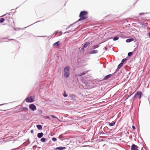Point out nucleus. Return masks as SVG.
<instances>
[{
  "mask_svg": "<svg viewBox=\"0 0 150 150\" xmlns=\"http://www.w3.org/2000/svg\"><path fill=\"white\" fill-rule=\"evenodd\" d=\"M25 100L26 102H32L34 101V100L33 99L32 97H28Z\"/></svg>",
  "mask_w": 150,
  "mask_h": 150,
  "instance_id": "7",
  "label": "nucleus"
},
{
  "mask_svg": "<svg viewBox=\"0 0 150 150\" xmlns=\"http://www.w3.org/2000/svg\"><path fill=\"white\" fill-rule=\"evenodd\" d=\"M66 149L65 147H62L61 146L57 147L56 148V150H62L63 149Z\"/></svg>",
  "mask_w": 150,
  "mask_h": 150,
  "instance_id": "11",
  "label": "nucleus"
},
{
  "mask_svg": "<svg viewBox=\"0 0 150 150\" xmlns=\"http://www.w3.org/2000/svg\"><path fill=\"white\" fill-rule=\"evenodd\" d=\"M30 132L32 133H33V130H31Z\"/></svg>",
  "mask_w": 150,
  "mask_h": 150,
  "instance_id": "34",
  "label": "nucleus"
},
{
  "mask_svg": "<svg viewBox=\"0 0 150 150\" xmlns=\"http://www.w3.org/2000/svg\"><path fill=\"white\" fill-rule=\"evenodd\" d=\"M59 41H57L55 43L53 44V45H56L57 46H58L59 45Z\"/></svg>",
  "mask_w": 150,
  "mask_h": 150,
  "instance_id": "18",
  "label": "nucleus"
},
{
  "mask_svg": "<svg viewBox=\"0 0 150 150\" xmlns=\"http://www.w3.org/2000/svg\"><path fill=\"white\" fill-rule=\"evenodd\" d=\"M51 116L52 117H53L54 118H56V119H58V120L59 121V119L57 117H55V116H54V115H51Z\"/></svg>",
  "mask_w": 150,
  "mask_h": 150,
  "instance_id": "27",
  "label": "nucleus"
},
{
  "mask_svg": "<svg viewBox=\"0 0 150 150\" xmlns=\"http://www.w3.org/2000/svg\"><path fill=\"white\" fill-rule=\"evenodd\" d=\"M86 73V72H84V73H81L80 74H79V76H82L83 75H84Z\"/></svg>",
  "mask_w": 150,
  "mask_h": 150,
  "instance_id": "23",
  "label": "nucleus"
},
{
  "mask_svg": "<svg viewBox=\"0 0 150 150\" xmlns=\"http://www.w3.org/2000/svg\"><path fill=\"white\" fill-rule=\"evenodd\" d=\"M126 60V59H123L121 63H122L123 64V63L125 62Z\"/></svg>",
  "mask_w": 150,
  "mask_h": 150,
  "instance_id": "30",
  "label": "nucleus"
},
{
  "mask_svg": "<svg viewBox=\"0 0 150 150\" xmlns=\"http://www.w3.org/2000/svg\"><path fill=\"white\" fill-rule=\"evenodd\" d=\"M99 46L98 45H96L94 46H93V47L94 48H98L99 47Z\"/></svg>",
  "mask_w": 150,
  "mask_h": 150,
  "instance_id": "26",
  "label": "nucleus"
},
{
  "mask_svg": "<svg viewBox=\"0 0 150 150\" xmlns=\"http://www.w3.org/2000/svg\"><path fill=\"white\" fill-rule=\"evenodd\" d=\"M142 93L141 91H137L133 97V98H137L140 99L141 98L142 96Z\"/></svg>",
  "mask_w": 150,
  "mask_h": 150,
  "instance_id": "4",
  "label": "nucleus"
},
{
  "mask_svg": "<svg viewBox=\"0 0 150 150\" xmlns=\"http://www.w3.org/2000/svg\"><path fill=\"white\" fill-rule=\"evenodd\" d=\"M70 96L71 98V100H73L76 97V96L74 95H70Z\"/></svg>",
  "mask_w": 150,
  "mask_h": 150,
  "instance_id": "15",
  "label": "nucleus"
},
{
  "mask_svg": "<svg viewBox=\"0 0 150 150\" xmlns=\"http://www.w3.org/2000/svg\"><path fill=\"white\" fill-rule=\"evenodd\" d=\"M89 44L90 43L89 42H86L83 45V48H82L81 50H84V48L87 47Z\"/></svg>",
  "mask_w": 150,
  "mask_h": 150,
  "instance_id": "8",
  "label": "nucleus"
},
{
  "mask_svg": "<svg viewBox=\"0 0 150 150\" xmlns=\"http://www.w3.org/2000/svg\"><path fill=\"white\" fill-rule=\"evenodd\" d=\"M4 21V19L1 18L0 19V23H2Z\"/></svg>",
  "mask_w": 150,
  "mask_h": 150,
  "instance_id": "22",
  "label": "nucleus"
},
{
  "mask_svg": "<svg viewBox=\"0 0 150 150\" xmlns=\"http://www.w3.org/2000/svg\"><path fill=\"white\" fill-rule=\"evenodd\" d=\"M21 110L22 111L27 112L28 110V108L26 107H23L21 108Z\"/></svg>",
  "mask_w": 150,
  "mask_h": 150,
  "instance_id": "9",
  "label": "nucleus"
},
{
  "mask_svg": "<svg viewBox=\"0 0 150 150\" xmlns=\"http://www.w3.org/2000/svg\"><path fill=\"white\" fill-rule=\"evenodd\" d=\"M149 37L150 38V32L149 33Z\"/></svg>",
  "mask_w": 150,
  "mask_h": 150,
  "instance_id": "37",
  "label": "nucleus"
},
{
  "mask_svg": "<svg viewBox=\"0 0 150 150\" xmlns=\"http://www.w3.org/2000/svg\"><path fill=\"white\" fill-rule=\"evenodd\" d=\"M123 64L122 63H120L118 66L117 68L119 69L121 67H122L123 65Z\"/></svg>",
  "mask_w": 150,
  "mask_h": 150,
  "instance_id": "17",
  "label": "nucleus"
},
{
  "mask_svg": "<svg viewBox=\"0 0 150 150\" xmlns=\"http://www.w3.org/2000/svg\"><path fill=\"white\" fill-rule=\"evenodd\" d=\"M132 95V94H131V95H130L129 96H128V97L127 98V99L130 96H131Z\"/></svg>",
  "mask_w": 150,
  "mask_h": 150,
  "instance_id": "35",
  "label": "nucleus"
},
{
  "mask_svg": "<svg viewBox=\"0 0 150 150\" xmlns=\"http://www.w3.org/2000/svg\"><path fill=\"white\" fill-rule=\"evenodd\" d=\"M134 39L133 38H130L127 39L126 40V42H129L133 41Z\"/></svg>",
  "mask_w": 150,
  "mask_h": 150,
  "instance_id": "14",
  "label": "nucleus"
},
{
  "mask_svg": "<svg viewBox=\"0 0 150 150\" xmlns=\"http://www.w3.org/2000/svg\"><path fill=\"white\" fill-rule=\"evenodd\" d=\"M63 96L64 97H66L68 96V95L66 93L65 91H64Z\"/></svg>",
  "mask_w": 150,
  "mask_h": 150,
  "instance_id": "24",
  "label": "nucleus"
},
{
  "mask_svg": "<svg viewBox=\"0 0 150 150\" xmlns=\"http://www.w3.org/2000/svg\"><path fill=\"white\" fill-rule=\"evenodd\" d=\"M41 141L42 142H44L46 141V139L45 138H42L41 139Z\"/></svg>",
  "mask_w": 150,
  "mask_h": 150,
  "instance_id": "20",
  "label": "nucleus"
},
{
  "mask_svg": "<svg viewBox=\"0 0 150 150\" xmlns=\"http://www.w3.org/2000/svg\"><path fill=\"white\" fill-rule=\"evenodd\" d=\"M132 127L133 130H135V127L134 126H132Z\"/></svg>",
  "mask_w": 150,
  "mask_h": 150,
  "instance_id": "32",
  "label": "nucleus"
},
{
  "mask_svg": "<svg viewBox=\"0 0 150 150\" xmlns=\"http://www.w3.org/2000/svg\"><path fill=\"white\" fill-rule=\"evenodd\" d=\"M88 12L86 11H81L79 14L80 18L79 19L78 21H81L86 19L87 17V15Z\"/></svg>",
  "mask_w": 150,
  "mask_h": 150,
  "instance_id": "1",
  "label": "nucleus"
},
{
  "mask_svg": "<svg viewBox=\"0 0 150 150\" xmlns=\"http://www.w3.org/2000/svg\"><path fill=\"white\" fill-rule=\"evenodd\" d=\"M5 110L4 109H3L2 107L0 105V112L4 111Z\"/></svg>",
  "mask_w": 150,
  "mask_h": 150,
  "instance_id": "25",
  "label": "nucleus"
},
{
  "mask_svg": "<svg viewBox=\"0 0 150 150\" xmlns=\"http://www.w3.org/2000/svg\"><path fill=\"white\" fill-rule=\"evenodd\" d=\"M37 127L38 128V129H42V126L40 125H37Z\"/></svg>",
  "mask_w": 150,
  "mask_h": 150,
  "instance_id": "16",
  "label": "nucleus"
},
{
  "mask_svg": "<svg viewBox=\"0 0 150 150\" xmlns=\"http://www.w3.org/2000/svg\"><path fill=\"white\" fill-rule=\"evenodd\" d=\"M43 134L42 133H39L37 134L38 137L39 138H40L43 136Z\"/></svg>",
  "mask_w": 150,
  "mask_h": 150,
  "instance_id": "12",
  "label": "nucleus"
},
{
  "mask_svg": "<svg viewBox=\"0 0 150 150\" xmlns=\"http://www.w3.org/2000/svg\"><path fill=\"white\" fill-rule=\"evenodd\" d=\"M131 150H139L138 147L134 144H133L131 146Z\"/></svg>",
  "mask_w": 150,
  "mask_h": 150,
  "instance_id": "6",
  "label": "nucleus"
},
{
  "mask_svg": "<svg viewBox=\"0 0 150 150\" xmlns=\"http://www.w3.org/2000/svg\"><path fill=\"white\" fill-rule=\"evenodd\" d=\"M105 49L106 50H107V47H105Z\"/></svg>",
  "mask_w": 150,
  "mask_h": 150,
  "instance_id": "36",
  "label": "nucleus"
},
{
  "mask_svg": "<svg viewBox=\"0 0 150 150\" xmlns=\"http://www.w3.org/2000/svg\"><path fill=\"white\" fill-rule=\"evenodd\" d=\"M52 140L54 142H55L57 141V139L56 138L53 137L52 138Z\"/></svg>",
  "mask_w": 150,
  "mask_h": 150,
  "instance_id": "29",
  "label": "nucleus"
},
{
  "mask_svg": "<svg viewBox=\"0 0 150 150\" xmlns=\"http://www.w3.org/2000/svg\"><path fill=\"white\" fill-rule=\"evenodd\" d=\"M6 16L5 19L9 23H12L13 22V19L11 14H6L5 15Z\"/></svg>",
  "mask_w": 150,
  "mask_h": 150,
  "instance_id": "3",
  "label": "nucleus"
},
{
  "mask_svg": "<svg viewBox=\"0 0 150 150\" xmlns=\"http://www.w3.org/2000/svg\"><path fill=\"white\" fill-rule=\"evenodd\" d=\"M29 108L31 109L33 111H34L36 109V106L34 104H32L29 105Z\"/></svg>",
  "mask_w": 150,
  "mask_h": 150,
  "instance_id": "5",
  "label": "nucleus"
},
{
  "mask_svg": "<svg viewBox=\"0 0 150 150\" xmlns=\"http://www.w3.org/2000/svg\"><path fill=\"white\" fill-rule=\"evenodd\" d=\"M111 75V74H109L108 75L106 76H105V77L103 79L104 80H105L108 79L109 78H110Z\"/></svg>",
  "mask_w": 150,
  "mask_h": 150,
  "instance_id": "13",
  "label": "nucleus"
},
{
  "mask_svg": "<svg viewBox=\"0 0 150 150\" xmlns=\"http://www.w3.org/2000/svg\"><path fill=\"white\" fill-rule=\"evenodd\" d=\"M8 138V139H10L12 138H13V137L12 136L11 137H7Z\"/></svg>",
  "mask_w": 150,
  "mask_h": 150,
  "instance_id": "31",
  "label": "nucleus"
},
{
  "mask_svg": "<svg viewBox=\"0 0 150 150\" xmlns=\"http://www.w3.org/2000/svg\"><path fill=\"white\" fill-rule=\"evenodd\" d=\"M98 51L97 50H94L91 51L90 52V54H96L98 52Z\"/></svg>",
  "mask_w": 150,
  "mask_h": 150,
  "instance_id": "10",
  "label": "nucleus"
},
{
  "mask_svg": "<svg viewBox=\"0 0 150 150\" xmlns=\"http://www.w3.org/2000/svg\"><path fill=\"white\" fill-rule=\"evenodd\" d=\"M64 77L67 78L69 75V67H65L64 70Z\"/></svg>",
  "mask_w": 150,
  "mask_h": 150,
  "instance_id": "2",
  "label": "nucleus"
},
{
  "mask_svg": "<svg viewBox=\"0 0 150 150\" xmlns=\"http://www.w3.org/2000/svg\"><path fill=\"white\" fill-rule=\"evenodd\" d=\"M115 122H114L110 123L109 124V125L110 126H113L114 125H115Z\"/></svg>",
  "mask_w": 150,
  "mask_h": 150,
  "instance_id": "19",
  "label": "nucleus"
},
{
  "mask_svg": "<svg viewBox=\"0 0 150 150\" xmlns=\"http://www.w3.org/2000/svg\"><path fill=\"white\" fill-rule=\"evenodd\" d=\"M119 37L118 36L115 37L114 38L113 40H114L115 41V40H118L119 39Z\"/></svg>",
  "mask_w": 150,
  "mask_h": 150,
  "instance_id": "21",
  "label": "nucleus"
},
{
  "mask_svg": "<svg viewBox=\"0 0 150 150\" xmlns=\"http://www.w3.org/2000/svg\"><path fill=\"white\" fill-rule=\"evenodd\" d=\"M45 118H46V119H49V117L48 116H46L45 117Z\"/></svg>",
  "mask_w": 150,
  "mask_h": 150,
  "instance_id": "33",
  "label": "nucleus"
},
{
  "mask_svg": "<svg viewBox=\"0 0 150 150\" xmlns=\"http://www.w3.org/2000/svg\"><path fill=\"white\" fill-rule=\"evenodd\" d=\"M133 54V53L132 52H129L128 53V55L129 56H130L132 55Z\"/></svg>",
  "mask_w": 150,
  "mask_h": 150,
  "instance_id": "28",
  "label": "nucleus"
}]
</instances>
